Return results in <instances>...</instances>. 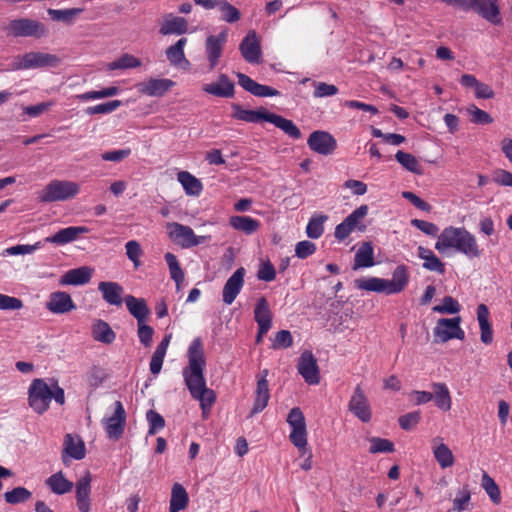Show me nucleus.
<instances>
[{"instance_id": "nucleus-1", "label": "nucleus", "mask_w": 512, "mask_h": 512, "mask_svg": "<svg viewBox=\"0 0 512 512\" xmlns=\"http://www.w3.org/2000/svg\"><path fill=\"white\" fill-rule=\"evenodd\" d=\"M188 364L182 370L184 383L191 397L200 403L202 417L206 419L216 401L215 392L207 387L204 371L206 358L202 339L192 340L187 350Z\"/></svg>"}, {"instance_id": "nucleus-2", "label": "nucleus", "mask_w": 512, "mask_h": 512, "mask_svg": "<svg viewBox=\"0 0 512 512\" xmlns=\"http://www.w3.org/2000/svg\"><path fill=\"white\" fill-rule=\"evenodd\" d=\"M435 249L442 254L454 250L469 259L479 258L482 255L476 237L464 227L448 226L444 228L438 235Z\"/></svg>"}, {"instance_id": "nucleus-3", "label": "nucleus", "mask_w": 512, "mask_h": 512, "mask_svg": "<svg viewBox=\"0 0 512 512\" xmlns=\"http://www.w3.org/2000/svg\"><path fill=\"white\" fill-rule=\"evenodd\" d=\"M80 191L76 182L68 180H52L39 193L38 199L43 203L66 201L74 198Z\"/></svg>"}, {"instance_id": "nucleus-4", "label": "nucleus", "mask_w": 512, "mask_h": 512, "mask_svg": "<svg viewBox=\"0 0 512 512\" xmlns=\"http://www.w3.org/2000/svg\"><path fill=\"white\" fill-rule=\"evenodd\" d=\"M169 239L183 249L192 248L211 240L210 235H196L190 226L178 222L166 224Z\"/></svg>"}, {"instance_id": "nucleus-5", "label": "nucleus", "mask_w": 512, "mask_h": 512, "mask_svg": "<svg viewBox=\"0 0 512 512\" xmlns=\"http://www.w3.org/2000/svg\"><path fill=\"white\" fill-rule=\"evenodd\" d=\"M287 423L291 427L289 435L291 443L304 455L307 446V430L305 417L300 408L294 407L290 410L287 416Z\"/></svg>"}, {"instance_id": "nucleus-6", "label": "nucleus", "mask_w": 512, "mask_h": 512, "mask_svg": "<svg viewBox=\"0 0 512 512\" xmlns=\"http://www.w3.org/2000/svg\"><path fill=\"white\" fill-rule=\"evenodd\" d=\"M126 411L121 401H115L112 405L111 415H107L102 419V425L106 435L111 440H119L126 427Z\"/></svg>"}, {"instance_id": "nucleus-7", "label": "nucleus", "mask_w": 512, "mask_h": 512, "mask_svg": "<svg viewBox=\"0 0 512 512\" xmlns=\"http://www.w3.org/2000/svg\"><path fill=\"white\" fill-rule=\"evenodd\" d=\"M52 400L51 388L43 379H34L28 389V403L34 412L41 415L49 408Z\"/></svg>"}, {"instance_id": "nucleus-8", "label": "nucleus", "mask_w": 512, "mask_h": 512, "mask_svg": "<svg viewBox=\"0 0 512 512\" xmlns=\"http://www.w3.org/2000/svg\"><path fill=\"white\" fill-rule=\"evenodd\" d=\"M7 30L14 37H34L39 39L48 34V29L42 22L29 18L10 21Z\"/></svg>"}, {"instance_id": "nucleus-9", "label": "nucleus", "mask_w": 512, "mask_h": 512, "mask_svg": "<svg viewBox=\"0 0 512 512\" xmlns=\"http://www.w3.org/2000/svg\"><path fill=\"white\" fill-rule=\"evenodd\" d=\"M461 317L441 318L433 329L435 342L446 343L451 339L463 340L465 332L461 328Z\"/></svg>"}, {"instance_id": "nucleus-10", "label": "nucleus", "mask_w": 512, "mask_h": 512, "mask_svg": "<svg viewBox=\"0 0 512 512\" xmlns=\"http://www.w3.org/2000/svg\"><path fill=\"white\" fill-rule=\"evenodd\" d=\"M368 214V206L361 205L349 214L340 224L335 228V238L339 241L345 240L354 230L364 232L366 226L360 222Z\"/></svg>"}, {"instance_id": "nucleus-11", "label": "nucleus", "mask_w": 512, "mask_h": 512, "mask_svg": "<svg viewBox=\"0 0 512 512\" xmlns=\"http://www.w3.org/2000/svg\"><path fill=\"white\" fill-rule=\"evenodd\" d=\"M298 373L309 385H317L320 382V371L317 359L309 350L304 351L298 360Z\"/></svg>"}, {"instance_id": "nucleus-12", "label": "nucleus", "mask_w": 512, "mask_h": 512, "mask_svg": "<svg viewBox=\"0 0 512 512\" xmlns=\"http://www.w3.org/2000/svg\"><path fill=\"white\" fill-rule=\"evenodd\" d=\"M307 144L312 151L325 156L332 154L337 148V141L333 135L322 130L313 131L307 139Z\"/></svg>"}, {"instance_id": "nucleus-13", "label": "nucleus", "mask_w": 512, "mask_h": 512, "mask_svg": "<svg viewBox=\"0 0 512 512\" xmlns=\"http://www.w3.org/2000/svg\"><path fill=\"white\" fill-rule=\"evenodd\" d=\"M349 411L360 421L367 423L372 418V411L368 399L361 388L357 385L348 404Z\"/></svg>"}, {"instance_id": "nucleus-14", "label": "nucleus", "mask_w": 512, "mask_h": 512, "mask_svg": "<svg viewBox=\"0 0 512 512\" xmlns=\"http://www.w3.org/2000/svg\"><path fill=\"white\" fill-rule=\"evenodd\" d=\"M85 455L86 447L84 441L77 435L66 434L61 455L64 465L69 466L71 459L81 460Z\"/></svg>"}, {"instance_id": "nucleus-15", "label": "nucleus", "mask_w": 512, "mask_h": 512, "mask_svg": "<svg viewBox=\"0 0 512 512\" xmlns=\"http://www.w3.org/2000/svg\"><path fill=\"white\" fill-rule=\"evenodd\" d=\"M242 57L251 64L259 63L262 52L260 40L254 30H250L239 45Z\"/></svg>"}, {"instance_id": "nucleus-16", "label": "nucleus", "mask_w": 512, "mask_h": 512, "mask_svg": "<svg viewBox=\"0 0 512 512\" xmlns=\"http://www.w3.org/2000/svg\"><path fill=\"white\" fill-rule=\"evenodd\" d=\"M245 273V269L240 267L226 281L222 291V300L226 305H231L242 290Z\"/></svg>"}, {"instance_id": "nucleus-17", "label": "nucleus", "mask_w": 512, "mask_h": 512, "mask_svg": "<svg viewBox=\"0 0 512 512\" xmlns=\"http://www.w3.org/2000/svg\"><path fill=\"white\" fill-rule=\"evenodd\" d=\"M268 374L269 371L264 369L257 376V386L255 390L254 403L251 410L252 414L260 413L268 405V401L270 399V391L267 381Z\"/></svg>"}, {"instance_id": "nucleus-18", "label": "nucleus", "mask_w": 512, "mask_h": 512, "mask_svg": "<svg viewBox=\"0 0 512 512\" xmlns=\"http://www.w3.org/2000/svg\"><path fill=\"white\" fill-rule=\"evenodd\" d=\"M60 59L54 55L44 52H29L23 55L21 68L32 69L41 67H56Z\"/></svg>"}, {"instance_id": "nucleus-19", "label": "nucleus", "mask_w": 512, "mask_h": 512, "mask_svg": "<svg viewBox=\"0 0 512 512\" xmlns=\"http://www.w3.org/2000/svg\"><path fill=\"white\" fill-rule=\"evenodd\" d=\"M174 85L175 82L167 78H150L137 84V89L138 92L143 95L161 97L165 95Z\"/></svg>"}, {"instance_id": "nucleus-20", "label": "nucleus", "mask_w": 512, "mask_h": 512, "mask_svg": "<svg viewBox=\"0 0 512 512\" xmlns=\"http://www.w3.org/2000/svg\"><path fill=\"white\" fill-rule=\"evenodd\" d=\"M226 41L227 31H222L219 35L216 36L210 35L207 37L205 49L210 70H213L217 66Z\"/></svg>"}, {"instance_id": "nucleus-21", "label": "nucleus", "mask_w": 512, "mask_h": 512, "mask_svg": "<svg viewBox=\"0 0 512 512\" xmlns=\"http://www.w3.org/2000/svg\"><path fill=\"white\" fill-rule=\"evenodd\" d=\"M46 308L53 314H65L76 309L71 296L64 291H55L49 295Z\"/></svg>"}, {"instance_id": "nucleus-22", "label": "nucleus", "mask_w": 512, "mask_h": 512, "mask_svg": "<svg viewBox=\"0 0 512 512\" xmlns=\"http://www.w3.org/2000/svg\"><path fill=\"white\" fill-rule=\"evenodd\" d=\"M239 85L252 95L257 97L278 96L280 92L270 86L259 84L243 73H237Z\"/></svg>"}, {"instance_id": "nucleus-23", "label": "nucleus", "mask_w": 512, "mask_h": 512, "mask_svg": "<svg viewBox=\"0 0 512 512\" xmlns=\"http://www.w3.org/2000/svg\"><path fill=\"white\" fill-rule=\"evenodd\" d=\"M234 87L226 74H220L217 82L204 84L202 90L216 97L231 98L234 96Z\"/></svg>"}, {"instance_id": "nucleus-24", "label": "nucleus", "mask_w": 512, "mask_h": 512, "mask_svg": "<svg viewBox=\"0 0 512 512\" xmlns=\"http://www.w3.org/2000/svg\"><path fill=\"white\" fill-rule=\"evenodd\" d=\"M88 232L89 228L86 226H69L60 229L54 235L47 237L45 241L56 245H65L77 240L81 234H86Z\"/></svg>"}, {"instance_id": "nucleus-25", "label": "nucleus", "mask_w": 512, "mask_h": 512, "mask_svg": "<svg viewBox=\"0 0 512 512\" xmlns=\"http://www.w3.org/2000/svg\"><path fill=\"white\" fill-rule=\"evenodd\" d=\"M471 10L475 11L492 24L501 23L499 7L491 0H474Z\"/></svg>"}, {"instance_id": "nucleus-26", "label": "nucleus", "mask_w": 512, "mask_h": 512, "mask_svg": "<svg viewBox=\"0 0 512 512\" xmlns=\"http://www.w3.org/2000/svg\"><path fill=\"white\" fill-rule=\"evenodd\" d=\"M98 290L101 292L104 301L108 304L115 306L122 305L124 289L119 283L102 281L98 284Z\"/></svg>"}, {"instance_id": "nucleus-27", "label": "nucleus", "mask_w": 512, "mask_h": 512, "mask_svg": "<svg viewBox=\"0 0 512 512\" xmlns=\"http://www.w3.org/2000/svg\"><path fill=\"white\" fill-rule=\"evenodd\" d=\"M93 274V269L88 266H82L75 269L68 270L60 278L61 285H84L90 282Z\"/></svg>"}, {"instance_id": "nucleus-28", "label": "nucleus", "mask_w": 512, "mask_h": 512, "mask_svg": "<svg viewBox=\"0 0 512 512\" xmlns=\"http://www.w3.org/2000/svg\"><path fill=\"white\" fill-rule=\"evenodd\" d=\"M90 474L81 477L76 482V503L80 512H90V493H91Z\"/></svg>"}, {"instance_id": "nucleus-29", "label": "nucleus", "mask_w": 512, "mask_h": 512, "mask_svg": "<svg viewBox=\"0 0 512 512\" xmlns=\"http://www.w3.org/2000/svg\"><path fill=\"white\" fill-rule=\"evenodd\" d=\"M187 30L188 22L185 18L174 16L173 14H168L164 17L159 32L162 35H181L186 33Z\"/></svg>"}, {"instance_id": "nucleus-30", "label": "nucleus", "mask_w": 512, "mask_h": 512, "mask_svg": "<svg viewBox=\"0 0 512 512\" xmlns=\"http://www.w3.org/2000/svg\"><path fill=\"white\" fill-rule=\"evenodd\" d=\"M233 109L235 111L233 114L234 118L248 123H258L260 121L269 122L272 114L264 108L259 110H248L241 108L238 104L233 105Z\"/></svg>"}, {"instance_id": "nucleus-31", "label": "nucleus", "mask_w": 512, "mask_h": 512, "mask_svg": "<svg viewBox=\"0 0 512 512\" xmlns=\"http://www.w3.org/2000/svg\"><path fill=\"white\" fill-rule=\"evenodd\" d=\"M45 485L56 495H64L73 490L74 483L68 480L62 471H58L45 480Z\"/></svg>"}, {"instance_id": "nucleus-32", "label": "nucleus", "mask_w": 512, "mask_h": 512, "mask_svg": "<svg viewBox=\"0 0 512 512\" xmlns=\"http://www.w3.org/2000/svg\"><path fill=\"white\" fill-rule=\"evenodd\" d=\"M124 301L128 311L137 320V323L146 322L150 310L145 299L136 298L133 295H127L124 298Z\"/></svg>"}, {"instance_id": "nucleus-33", "label": "nucleus", "mask_w": 512, "mask_h": 512, "mask_svg": "<svg viewBox=\"0 0 512 512\" xmlns=\"http://www.w3.org/2000/svg\"><path fill=\"white\" fill-rule=\"evenodd\" d=\"M254 319L258 327H261V332L270 330L272 326V312L265 297H261L257 301L254 309Z\"/></svg>"}, {"instance_id": "nucleus-34", "label": "nucleus", "mask_w": 512, "mask_h": 512, "mask_svg": "<svg viewBox=\"0 0 512 512\" xmlns=\"http://www.w3.org/2000/svg\"><path fill=\"white\" fill-rule=\"evenodd\" d=\"M409 283L408 269L405 265H398L392 273V279L388 280V295L403 291Z\"/></svg>"}, {"instance_id": "nucleus-35", "label": "nucleus", "mask_w": 512, "mask_h": 512, "mask_svg": "<svg viewBox=\"0 0 512 512\" xmlns=\"http://www.w3.org/2000/svg\"><path fill=\"white\" fill-rule=\"evenodd\" d=\"M177 180L188 196L198 197L203 191L201 180L188 171H179Z\"/></svg>"}, {"instance_id": "nucleus-36", "label": "nucleus", "mask_w": 512, "mask_h": 512, "mask_svg": "<svg viewBox=\"0 0 512 512\" xmlns=\"http://www.w3.org/2000/svg\"><path fill=\"white\" fill-rule=\"evenodd\" d=\"M489 309L485 304H480L477 307V320L481 331V341L489 345L493 341V330L489 322Z\"/></svg>"}, {"instance_id": "nucleus-37", "label": "nucleus", "mask_w": 512, "mask_h": 512, "mask_svg": "<svg viewBox=\"0 0 512 512\" xmlns=\"http://www.w3.org/2000/svg\"><path fill=\"white\" fill-rule=\"evenodd\" d=\"M375 264L371 242H363L355 253L353 270L372 267Z\"/></svg>"}, {"instance_id": "nucleus-38", "label": "nucleus", "mask_w": 512, "mask_h": 512, "mask_svg": "<svg viewBox=\"0 0 512 512\" xmlns=\"http://www.w3.org/2000/svg\"><path fill=\"white\" fill-rule=\"evenodd\" d=\"M229 225L237 231L243 232L246 235H251L258 231L261 223L259 220L250 216L234 215L229 218Z\"/></svg>"}, {"instance_id": "nucleus-39", "label": "nucleus", "mask_w": 512, "mask_h": 512, "mask_svg": "<svg viewBox=\"0 0 512 512\" xmlns=\"http://www.w3.org/2000/svg\"><path fill=\"white\" fill-rule=\"evenodd\" d=\"M431 387L435 405L443 411H449L452 406V399L447 385L437 382L433 383Z\"/></svg>"}, {"instance_id": "nucleus-40", "label": "nucleus", "mask_w": 512, "mask_h": 512, "mask_svg": "<svg viewBox=\"0 0 512 512\" xmlns=\"http://www.w3.org/2000/svg\"><path fill=\"white\" fill-rule=\"evenodd\" d=\"M418 257L424 260L423 268L429 271H434L439 274L445 273L444 263L434 254V252L428 248L419 246Z\"/></svg>"}, {"instance_id": "nucleus-41", "label": "nucleus", "mask_w": 512, "mask_h": 512, "mask_svg": "<svg viewBox=\"0 0 512 512\" xmlns=\"http://www.w3.org/2000/svg\"><path fill=\"white\" fill-rule=\"evenodd\" d=\"M355 287L360 290L372 291L377 293H385L388 295V279L369 277L356 279Z\"/></svg>"}, {"instance_id": "nucleus-42", "label": "nucleus", "mask_w": 512, "mask_h": 512, "mask_svg": "<svg viewBox=\"0 0 512 512\" xmlns=\"http://www.w3.org/2000/svg\"><path fill=\"white\" fill-rule=\"evenodd\" d=\"M189 503V496L186 489L179 483L172 487L169 512H179L184 510Z\"/></svg>"}, {"instance_id": "nucleus-43", "label": "nucleus", "mask_w": 512, "mask_h": 512, "mask_svg": "<svg viewBox=\"0 0 512 512\" xmlns=\"http://www.w3.org/2000/svg\"><path fill=\"white\" fill-rule=\"evenodd\" d=\"M269 123L274 124L277 128L281 129L286 135H288L292 139L301 138V131L292 120L286 119L280 115L272 113L269 119Z\"/></svg>"}, {"instance_id": "nucleus-44", "label": "nucleus", "mask_w": 512, "mask_h": 512, "mask_svg": "<svg viewBox=\"0 0 512 512\" xmlns=\"http://www.w3.org/2000/svg\"><path fill=\"white\" fill-rule=\"evenodd\" d=\"M92 336L94 340L105 344H111L116 338V335L109 324L103 320H97L93 324Z\"/></svg>"}, {"instance_id": "nucleus-45", "label": "nucleus", "mask_w": 512, "mask_h": 512, "mask_svg": "<svg viewBox=\"0 0 512 512\" xmlns=\"http://www.w3.org/2000/svg\"><path fill=\"white\" fill-rule=\"evenodd\" d=\"M187 43L186 38L179 39L174 45H171L166 50V56L169 62L174 65L178 66L182 62H185L186 64H189V61L185 57L184 53V47Z\"/></svg>"}, {"instance_id": "nucleus-46", "label": "nucleus", "mask_w": 512, "mask_h": 512, "mask_svg": "<svg viewBox=\"0 0 512 512\" xmlns=\"http://www.w3.org/2000/svg\"><path fill=\"white\" fill-rule=\"evenodd\" d=\"M395 159L409 172L417 175H421L423 173L422 165L413 154L399 150L395 154Z\"/></svg>"}, {"instance_id": "nucleus-47", "label": "nucleus", "mask_w": 512, "mask_h": 512, "mask_svg": "<svg viewBox=\"0 0 512 512\" xmlns=\"http://www.w3.org/2000/svg\"><path fill=\"white\" fill-rule=\"evenodd\" d=\"M164 258L169 268L170 277L175 281L177 289H179L180 284L184 281V272L180 266V263L176 255L171 252H167L164 255Z\"/></svg>"}, {"instance_id": "nucleus-48", "label": "nucleus", "mask_w": 512, "mask_h": 512, "mask_svg": "<svg viewBox=\"0 0 512 512\" xmlns=\"http://www.w3.org/2000/svg\"><path fill=\"white\" fill-rule=\"evenodd\" d=\"M434 457L441 468H449L454 464V456L450 448L441 443L433 449Z\"/></svg>"}, {"instance_id": "nucleus-49", "label": "nucleus", "mask_w": 512, "mask_h": 512, "mask_svg": "<svg viewBox=\"0 0 512 512\" xmlns=\"http://www.w3.org/2000/svg\"><path fill=\"white\" fill-rule=\"evenodd\" d=\"M3 496L6 503L16 505L27 502L32 497V493L25 487L18 486L5 492Z\"/></svg>"}, {"instance_id": "nucleus-50", "label": "nucleus", "mask_w": 512, "mask_h": 512, "mask_svg": "<svg viewBox=\"0 0 512 512\" xmlns=\"http://www.w3.org/2000/svg\"><path fill=\"white\" fill-rule=\"evenodd\" d=\"M481 486L494 504H499L501 502L499 486L486 472H483L482 474Z\"/></svg>"}, {"instance_id": "nucleus-51", "label": "nucleus", "mask_w": 512, "mask_h": 512, "mask_svg": "<svg viewBox=\"0 0 512 512\" xmlns=\"http://www.w3.org/2000/svg\"><path fill=\"white\" fill-rule=\"evenodd\" d=\"M141 66V61L135 56L125 53L119 59L110 62L107 65L108 70H116V69H131L137 68Z\"/></svg>"}, {"instance_id": "nucleus-52", "label": "nucleus", "mask_w": 512, "mask_h": 512, "mask_svg": "<svg viewBox=\"0 0 512 512\" xmlns=\"http://www.w3.org/2000/svg\"><path fill=\"white\" fill-rule=\"evenodd\" d=\"M326 215H319L310 218L307 227L306 233L309 238L318 239L324 233V222L327 220Z\"/></svg>"}, {"instance_id": "nucleus-53", "label": "nucleus", "mask_w": 512, "mask_h": 512, "mask_svg": "<svg viewBox=\"0 0 512 512\" xmlns=\"http://www.w3.org/2000/svg\"><path fill=\"white\" fill-rule=\"evenodd\" d=\"M119 93V88L116 86L107 87L101 90L88 91L83 94L77 95V98L81 101H89L95 99H103L111 96H115Z\"/></svg>"}, {"instance_id": "nucleus-54", "label": "nucleus", "mask_w": 512, "mask_h": 512, "mask_svg": "<svg viewBox=\"0 0 512 512\" xmlns=\"http://www.w3.org/2000/svg\"><path fill=\"white\" fill-rule=\"evenodd\" d=\"M460 310L461 305L451 296H445L440 305L433 307V311L440 314H457Z\"/></svg>"}, {"instance_id": "nucleus-55", "label": "nucleus", "mask_w": 512, "mask_h": 512, "mask_svg": "<svg viewBox=\"0 0 512 512\" xmlns=\"http://www.w3.org/2000/svg\"><path fill=\"white\" fill-rule=\"evenodd\" d=\"M121 105L122 102L120 100H112L95 106H89L86 108L85 113L87 115L109 114L118 109Z\"/></svg>"}, {"instance_id": "nucleus-56", "label": "nucleus", "mask_w": 512, "mask_h": 512, "mask_svg": "<svg viewBox=\"0 0 512 512\" xmlns=\"http://www.w3.org/2000/svg\"><path fill=\"white\" fill-rule=\"evenodd\" d=\"M126 255L132 261L134 268L137 269L141 265L140 258L143 255L141 245L136 240H130L125 244Z\"/></svg>"}, {"instance_id": "nucleus-57", "label": "nucleus", "mask_w": 512, "mask_h": 512, "mask_svg": "<svg viewBox=\"0 0 512 512\" xmlns=\"http://www.w3.org/2000/svg\"><path fill=\"white\" fill-rule=\"evenodd\" d=\"M83 11L81 8H70L63 10L48 9V14L55 21L71 23L73 18Z\"/></svg>"}, {"instance_id": "nucleus-58", "label": "nucleus", "mask_w": 512, "mask_h": 512, "mask_svg": "<svg viewBox=\"0 0 512 512\" xmlns=\"http://www.w3.org/2000/svg\"><path fill=\"white\" fill-rule=\"evenodd\" d=\"M146 419L149 423L148 435H155L165 427V419L155 410L147 411Z\"/></svg>"}, {"instance_id": "nucleus-59", "label": "nucleus", "mask_w": 512, "mask_h": 512, "mask_svg": "<svg viewBox=\"0 0 512 512\" xmlns=\"http://www.w3.org/2000/svg\"><path fill=\"white\" fill-rule=\"evenodd\" d=\"M370 443L369 452L372 454L394 452V444L388 439L372 437Z\"/></svg>"}, {"instance_id": "nucleus-60", "label": "nucleus", "mask_w": 512, "mask_h": 512, "mask_svg": "<svg viewBox=\"0 0 512 512\" xmlns=\"http://www.w3.org/2000/svg\"><path fill=\"white\" fill-rule=\"evenodd\" d=\"M471 500V492L469 490L468 485H465L462 489H460L456 497L453 500V511L454 512H462L467 508L468 503Z\"/></svg>"}, {"instance_id": "nucleus-61", "label": "nucleus", "mask_w": 512, "mask_h": 512, "mask_svg": "<svg viewBox=\"0 0 512 512\" xmlns=\"http://www.w3.org/2000/svg\"><path fill=\"white\" fill-rule=\"evenodd\" d=\"M219 9L222 13V20L228 23H235L241 18L239 10L229 2L220 3Z\"/></svg>"}, {"instance_id": "nucleus-62", "label": "nucleus", "mask_w": 512, "mask_h": 512, "mask_svg": "<svg viewBox=\"0 0 512 512\" xmlns=\"http://www.w3.org/2000/svg\"><path fill=\"white\" fill-rule=\"evenodd\" d=\"M467 112L471 115V122L474 124H490L493 122V118L486 111L478 108L475 105H471L467 108Z\"/></svg>"}, {"instance_id": "nucleus-63", "label": "nucleus", "mask_w": 512, "mask_h": 512, "mask_svg": "<svg viewBox=\"0 0 512 512\" xmlns=\"http://www.w3.org/2000/svg\"><path fill=\"white\" fill-rule=\"evenodd\" d=\"M293 344V337L288 330H280L276 333L271 348L274 350L288 348Z\"/></svg>"}, {"instance_id": "nucleus-64", "label": "nucleus", "mask_w": 512, "mask_h": 512, "mask_svg": "<svg viewBox=\"0 0 512 512\" xmlns=\"http://www.w3.org/2000/svg\"><path fill=\"white\" fill-rule=\"evenodd\" d=\"M421 420V412L413 411L399 417V426L406 431L413 429Z\"/></svg>"}]
</instances>
